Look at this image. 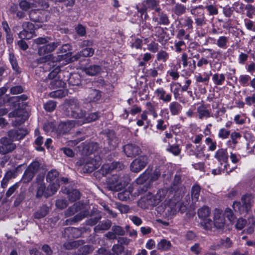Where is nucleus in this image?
Wrapping results in <instances>:
<instances>
[{
  "instance_id": "f257e3e1",
  "label": "nucleus",
  "mask_w": 255,
  "mask_h": 255,
  "mask_svg": "<svg viewBox=\"0 0 255 255\" xmlns=\"http://www.w3.org/2000/svg\"><path fill=\"white\" fill-rule=\"evenodd\" d=\"M64 55H57L54 56L53 54L47 55L44 57H41L37 60L38 63H44L45 68L50 67L51 72L48 74V78L51 81L55 79H58V76L61 77L60 66L58 62L62 60Z\"/></svg>"
},
{
  "instance_id": "f03ea898",
  "label": "nucleus",
  "mask_w": 255,
  "mask_h": 255,
  "mask_svg": "<svg viewBox=\"0 0 255 255\" xmlns=\"http://www.w3.org/2000/svg\"><path fill=\"white\" fill-rule=\"evenodd\" d=\"M77 212H79V213L73 218L65 221L66 225H71L73 223L78 222L87 217L89 214L87 207L82 203L78 202L69 207L65 211V215L66 217H69L74 215Z\"/></svg>"
},
{
  "instance_id": "7ed1b4c3",
  "label": "nucleus",
  "mask_w": 255,
  "mask_h": 255,
  "mask_svg": "<svg viewBox=\"0 0 255 255\" xmlns=\"http://www.w3.org/2000/svg\"><path fill=\"white\" fill-rule=\"evenodd\" d=\"M65 107L68 114L74 119L82 120L86 115V111L80 108L79 102L76 99H70L66 101Z\"/></svg>"
},
{
  "instance_id": "20e7f679",
  "label": "nucleus",
  "mask_w": 255,
  "mask_h": 255,
  "mask_svg": "<svg viewBox=\"0 0 255 255\" xmlns=\"http://www.w3.org/2000/svg\"><path fill=\"white\" fill-rule=\"evenodd\" d=\"M128 178L124 176L114 174L107 181V188L109 190L118 191L125 188L128 183Z\"/></svg>"
},
{
  "instance_id": "39448f33",
  "label": "nucleus",
  "mask_w": 255,
  "mask_h": 255,
  "mask_svg": "<svg viewBox=\"0 0 255 255\" xmlns=\"http://www.w3.org/2000/svg\"><path fill=\"white\" fill-rule=\"evenodd\" d=\"M253 196L250 194H246L241 198V202H234L233 208L236 212L240 214H247L251 209L253 203Z\"/></svg>"
},
{
  "instance_id": "423d86ee",
  "label": "nucleus",
  "mask_w": 255,
  "mask_h": 255,
  "mask_svg": "<svg viewBox=\"0 0 255 255\" xmlns=\"http://www.w3.org/2000/svg\"><path fill=\"white\" fill-rule=\"evenodd\" d=\"M77 164L82 166L84 173H91L98 168L101 164V160L99 156H95L94 158L89 157L85 158L83 162H77Z\"/></svg>"
},
{
  "instance_id": "0eeeda50",
  "label": "nucleus",
  "mask_w": 255,
  "mask_h": 255,
  "mask_svg": "<svg viewBox=\"0 0 255 255\" xmlns=\"http://www.w3.org/2000/svg\"><path fill=\"white\" fill-rule=\"evenodd\" d=\"M187 209V205L182 202L177 201L175 199H171L165 209L169 212L170 215H174L177 212L184 213Z\"/></svg>"
},
{
  "instance_id": "6e6552de",
  "label": "nucleus",
  "mask_w": 255,
  "mask_h": 255,
  "mask_svg": "<svg viewBox=\"0 0 255 255\" xmlns=\"http://www.w3.org/2000/svg\"><path fill=\"white\" fill-rule=\"evenodd\" d=\"M10 118H14V121H12V125L16 127L20 125L26 121L29 116L28 113L23 109H18L8 114Z\"/></svg>"
},
{
  "instance_id": "1a4fd4ad",
  "label": "nucleus",
  "mask_w": 255,
  "mask_h": 255,
  "mask_svg": "<svg viewBox=\"0 0 255 255\" xmlns=\"http://www.w3.org/2000/svg\"><path fill=\"white\" fill-rule=\"evenodd\" d=\"M148 163V158L146 155H141L134 159L130 163V169L132 172L138 173L144 169Z\"/></svg>"
},
{
  "instance_id": "9d476101",
  "label": "nucleus",
  "mask_w": 255,
  "mask_h": 255,
  "mask_svg": "<svg viewBox=\"0 0 255 255\" xmlns=\"http://www.w3.org/2000/svg\"><path fill=\"white\" fill-rule=\"evenodd\" d=\"M40 164L37 161H33L25 171L22 180L24 182H30L35 176L40 168Z\"/></svg>"
},
{
  "instance_id": "9b49d317",
  "label": "nucleus",
  "mask_w": 255,
  "mask_h": 255,
  "mask_svg": "<svg viewBox=\"0 0 255 255\" xmlns=\"http://www.w3.org/2000/svg\"><path fill=\"white\" fill-rule=\"evenodd\" d=\"M157 201L155 200L154 195L148 193L140 198L138 201V205L141 208L146 209L150 206L157 205Z\"/></svg>"
},
{
  "instance_id": "f8f14e48",
  "label": "nucleus",
  "mask_w": 255,
  "mask_h": 255,
  "mask_svg": "<svg viewBox=\"0 0 255 255\" xmlns=\"http://www.w3.org/2000/svg\"><path fill=\"white\" fill-rule=\"evenodd\" d=\"M9 137H2L0 139V153L6 154L13 151L16 147L15 144Z\"/></svg>"
},
{
  "instance_id": "ddd939ff",
  "label": "nucleus",
  "mask_w": 255,
  "mask_h": 255,
  "mask_svg": "<svg viewBox=\"0 0 255 255\" xmlns=\"http://www.w3.org/2000/svg\"><path fill=\"white\" fill-rule=\"evenodd\" d=\"M124 168V165L123 163L120 162H114L111 163L104 164L99 172L103 176L106 175L107 174L110 173L113 170H122Z\"/></svg>"
},
{
  "instance_id": "4468645a",
  "label": "nucleus",
  "mask_w": 255,
  "mask_h": 255,
  "mask_svg": "<svg viewBox=\"0 0 255 255\" xmlns=\"http://www.w3.org/2000/svg\"><path fill=\"white\" fill-rule=\"evenodd\" d=\"M60 45V42L56 41L40 46L38 48V54L41 57H44L47 55H50L49 53L53 51L58 46Z\"/></svg>"
},
{
  "instance_id": "2eb2a0df",
  "label": "nucleus",
  "mask_w": 255,
  "mask_h": 255,
  "mask_svg": "<svg viewBox=\"0 0 255 255\" xmlns=\"http://www.w3.org/2000/svg\"><path fill=\"white\" fill-rule=\"evenodd\" d=\"M214 157L218 161L220 165L224 166V168H228L229 166L228 154L226 149L223 148L218 149L216 151Z\"/></svg>"
},
{
  "instance_id": "dca6fc26",
  "label": "nucleus",
  "mask_w": 255,
  "mask_h": 255,
  "mask_svg": "<svg viewBox=\"0 0 255 255\" xmlns=\"http://www.w3.org/2000/svg\"><path fill=\"white\" fill-rule=\"evenodd\" d=\"M124 150L127 156L129 157H133L141 152L140 148L134 143L125 145L124 146Z\"/></svg>"
},
{
  "instance_id": "f3484780",
  "label": "nucleus",
  "mask_w": 255,
  "mask_h": 255,
  "mask_svg": "<svg viewBox=\"0 0 255 255\" xmlns=\"http://www.w3.org/2000/svg\"><path fill=\"white\" fill-rule=\"evenodd\" d=\"M105 135L109 145L108 149L110 150L114 149L118 144V140L115 132L113 130H108L106 131Z\"/></svg>"
},
{
  "instance_id": "a211bd4d",
  "label": "nucleus",
  "mask_w": 255,
  "mask_h": 255,
  "mask_svg": "<svg viewBox=\"0 0 255 255\" xmlns=\"http://www.w3.org/2000/svg\"><path fill=\"white\" fill-rule=\"evenodd\" d=\"M28 132L24 128H18L17 129H11L8 132V135L13 141L18 140L23 138Z\"/></svg>"
},
{
  "instance_id": "6ab92c4d",
  "label": "nucleus",
  "mask_w": 255,
  "mask_h": 255,
  "mask_svg": "<svg viewBox=\"0 0 255 255\" xmlns=\"http://www.w3.org/2000/svg\"><path fill=\"white\" fill-rule=\"evenodd\" d=\"M214 225L216 228L223 229L225 225V220L222 211L216 209L214 211Z\"/></svg>"
},
{
  "instance_id": "aec40b11",
  "label": "nucleus",
  "mask_w": 255,
  "mask_h": 255,
  "mask_svg": "<svg viewBox=\"0 0 255 255\" xmlns=\"http://www.w3.org/2000/svg\"><path fill=\"white\" fill-rule=\"evenodd\" d=\"M85 100L88 103L96 102L101 98V92L96 89H89Z\"/></svg>"
},
{
  "instance_id": "412c9836",
  "label": "nucleus",
  "mask_w": 255,
  "mask_h": 255,
  "mask_svg": "<svg viewBox=\"0 0 255 255\" xmlns=\"http://www.w3.org/2000/svg\"><path fill=\"white\" fill-rule=\"evenodd\" d=\"M152 21L157 25L162 24L167 25L169 24V19L166 14L160 13L157 15L155 14L152 17Z\"/></svg>"
},
{
  "instance_id": "4be33fe9",
  "label": "nucleus",
  "mask_w": 255,
  "mask_h": 255,
  "mask_svg": "<svg viewBox=\"0 0 255 255\" xmlns=\"http://www.w3.org/2000/svg\"><path fill=\"white\" fill-rule=\"evenodd\" d=\"M81 231L78 228L73 227H68L64 230L63 236L68 238H77L81 236Z\"/></svg>"
},
{
  "instance_id": "5701e85b",
  "label": "nucleus",
  "mask_w": 255,
  "mask_h": 255,
  "mask_svg": "<svg viewBox=\"0 0 255 255\" xmlns=\"http://www.w3.org/2000/svg\"><path fill=\"white\" fill-rule=\"evenodd\" d=\"M94 53V49L92 48L87 47L83 49L80 52L77 53L75 55L71 57L70 60L74 61L78 60L81 57H91Z\"/></svg>"
},
{
  "instance_id": "b1692460",
  "label": "nucleus",
  "mask_w": 255,
  "mask_h": 255,
  "mask_svg": "<svg viewBox=\"0 0 255 255\" xmlns=\"http://www.w3.org/2000/svg\"><path fill=\"white\" fill-rule=\"evenodd\" d=\"M197 117L199 119L203 120L212 117L211 111L204 105H201L197 108Z\"/></svg>"
},
{
  "instance_id": "393cba45",
  "label": "nucleus",
  "mask_w": 255,
  "mask_h": 255,
  "mask_svg": "<svg viewBox=\"0 0 255 255\" xmlns=\"http://www.w3.org/2000/svg\"><path fill=\"white\" fill-rule=\"evenodd\" d=\"M82 154L89 155L97 151L99 148L97 143L91 142L89 143H83Z\"/></svg>"
},
{
  "instance_id": "a878e982",
  "label": "nucleus",
  "mask_w": 255,
  "mask_h": 255,
  "mask_svg": "<svg viewBox=\"0 0 255 255\" xmlns=\"http://www.w3.org/2000/svg\"><path fill=\"white\" fill-rule=\"evenodd\" d=\"M172 247L170 241L165 239H161L156 245V249L160 251H168Z\"/></svg>"
},
{
  "instance_id": "bb28decb",
  "label": "nucleus",
  "mask_w": 255,
  "mask_h": 255,
  "mask_svg": "<svg viewBox=\"0 0 255 255\" xmlns=\"http://www.w3.org/2000/svg\"><path fill=\"white\" fill-rule=\"evenodd\" d=\"M76 123L77 122L75 121H67L61 123L59 125V128L61 129V132L66 133L74 128Z\"/></svg>"
},
{
  "instance_id": "cd10ccee",
  "label": "nucleus",
  "mask_w": 255,
  "mask_h": 255,
  "mask_svg": "<svg viewBox=\"0 0 255 255\" xmlns=\"http://www.w3.org/2000/svg\"><path fill=\"white\" fill-rule=\"evenodd\" d=\"M196 28L199 29L207 24V20L204 12L197 14L194 19Z\"/></svg>"
},
{
  "instance_id": "c85d7f7f",
  "label": "nucleus",
  "mask_w": 255,
  "mask_h": 255,
  "mask_svg": "<svg viewBox=\"0 0 255 255\" xmlns=\"http://www.w3.org/2000/svg\"><path fill=\"white\" fill-rule=\"evenodd\" d=\"M170 112L172 116L179 115L182 110V106L177 102H172L169 105Z\"/></svg>"
},
{
  "instance_id": "c756f323",
  "label": "nucleus",
  "mask_w": 255,
  "mask_h": 255,
  "mask_svg": "<svg viewBox=\"0 0 255 255\" xmlns=\"http://www.w3.org/2000/svg\"><path fill=\"white\" fill-rule=\"evenodd\" d=\"M156 96L159 99L164 102H169L171 100V95L169 94L165 95V91L163 88H158L155 91Z\"/></svg>"
},
{
  "instance_id": "7c9ffc66",
  "label": "nucleus",
  "mask_w": 255,
  "mask_h": 255,
  "mask_svg": "<svg viewBox=\"0 0 255 255\" xmlns=\"http://www.w3.org/2000/svg\"><path fill=\"white\" fill-rule=\"evenodd\" d=\"M99 117L100 113L97 112L89 114L87 116L86 115L83 119L80 121L79 125H81L84 124L94 122L98 120Z\"/></svg>"
},
{
  "instance_id": "2f4dec72",
  "label": "nucleus",
  "mask_w": 255,
  "mask_h": 255,
  "mask_svg": "<svg viewBox=\"0 0 255 255\" xmlns=\"http://www.w3.org/2000/svg\"><path fill=\"white\" fill-rule=\"evenodd\" d=\"M84 71L90 76H94L101 70V67L98 65H93L84 68Z\"/></svg>"
},
{
  "instance_id": "473e14b6",
  "label": "nucleus",
  "mask_w": 255,
  "mask_h": 255,
  "mask_svg": "<svg viewBox=\"0 0 255 255\" xmlns=\"http://www.w3.org/2000/svg\"><path fill=\"white\" fill-rule=\"evenodd\" d=\"M59 172L55 169H52L49 171L46 176V180L49 182L60 183L58 178Z\"/></svg>"
},
{
  "instance_id": "72a5a7b5",
  "label": "nucleus",
  "mask_w": 255,
  "mask_h": 255,
  "mask_svg": "<svg viewBox=\"0 0 255 255\" xmlns=\"http://www.w3.org/2000/svg\"><path fill=\"white\" fill-rule=\"evenodd\" d=\"M60 183L50 182L46 190L45 197H48L54 194L59 187Z\"/></svg>"
},
{
  "instance_id": "f704fd0d",
  "label": "nucleus",
  "mask_w": 255,
  "mask_h": 255,
  "mask_svg": "<svg viewBox=\"0 0 255 255\" xmlns=\"http://www.w3.org/2000/svg\"><path fill=\"white\" fill-rule=\"evenodd\" d=\"M41 10L40 9L31 10L29 13L30 19L33 22H40L42 20Z\"/></svg>"
},
{
  "instance_id": "c9c22d12",
  "label": "nucleus",
  "mask_w": 255,
  "mask_h": 255,
  "mask_svg": "<svg viewBox=\"0 0 255 255\" xmlns=\"http://www.w3.org/2000/svg\"><path fill=\"white\" fill-rule=\"evenodd\" d=\"M225 76L224 74L215 73L212 76V81L216 86H221L225 81Z\"/></svg>"
},
{
  "instance_id": "e433bc0d",
  "label": "nucleus",
  "mask_w": 255,
  "mask_h": 255,
  "mask_svg": "<svg viewBox=\"0 0 255 255\" xmlns=\"http://www.w3.org/2000/svg\"><path fill=\"white\" fill-rule=\"evenodd\" d=\"M229 38L228 37L225 36H221L217 39L215 44L216 45L223 49H226L228 47V43Z\"/></svg>"
},
{
  "instance_id": "4c0bfd02",
  "label": "nucleus",
  "mask_w": 255,
  "mask_h": 255,
  "mask_svg": "<svg viewBox=\"0 0 255 255\" xmlns=\"http://www.w3.org/2000/svg\"><path fill=\"white\" fill-rule=\"evenodd\" d=\"M112 226V222L110 220H107L103 221L101 224H98L94 228L95 232L105 231L108 230Z\"/></svg>"
},
{
  "instance_id": "58836bf2",
  "label": "nucleus",
  "mask_w": 255,
  "mask_h": 255,
  "mask_svg": "<svg viewBox=\"0 0 255 255\" xmlns=\"http://www.w3.org/2000/svg\"><path fill=\"white\" fill-rule=\"evenodd\" d=\"M60 76H58V79H55L50 81V88L52 89H62L65 85V83L63 80L60 79Z\"/></svg>"
},
{
  "instance_id": "ea45409f",
  "label": "nucleus",
  "mask_w": 255,
  "mask_h": 255,
  "mask_svg": "<svg viewBox=\"0 0 255 255\" xmlns=\"http://www.w3.org/2000/svg\"><path fill=\"white\" fill-rule=\"evenodd\" d=\"M210 214V210L207 206H203L198 211V217L202 219H205Z\"/></svg>"
},
{
  "instance_id": "a19ab883",
  "label": "nucleus",
  "mask_w": 255,
  "mask_h": 255,
  "mask_svg": "<svg viewBox=\"0 0 255 255\" xmlns=\"http://www.w3.org/2000/svg\"><path fill=\"white\" fill-rule=\"evenodd\" d=\"M201 187L198 184L194 185L192 188L191 196L192 199L195 201H197L199 199Z\"/></svg>"
},
{
  "instance_id": "79ce46f5",
  "label": "nucleus",
  "mask_w": 255,
  "mask_h": 255,
  "mask_svg": "<svg viewBox=\"0 0 255 255\" xmlns=\"http://www.w3.org/2000/svg\"><path fill=\"white\" fill-rule=\"evenodd\" d=\"M168 194V191L166 189H160L158 190L155 195H154L155 198L157 201V204L158 205L160 202L164 200L166 198L167 194Z\"/></svg>"
},
{
  "instance_id": "37998d69",
  "label": "nucleus",
  "mask_w": 255,
  "mask_h": 255,
  "mask_svg": "<svg viewBox=\"0 0 255 255\" xmlns=\"http://www.w3.org/2000/svg\"><path fill=\"white\" fill-rule=\"evenodd\" d=\"M251 77L247 74H241L239 78V82L240 85L242 87L248 86L250 82Z\"/></svg>"
},
{
  "instance_id": "c03bdc74",
  "label": "nucleus",
  "mask_w": 255,
  "mask_h": 255,
  "mask_svg": "<svg viewBox=\"0 0 255 255\" xmlns=\"http://www.w3.org/2000/svg\"><path fill=\"white\" fill-rule=\"evenodd\" d=\"M48 212V208L46 206H43L38 211L34 214V217L36 219H41L44 217Z\"/></svg>"
},
{
  "instance_id": "a18cd8bd",
  "label": "nucleus",
  "mask_w": 255,
  "mask_h": 255,
  "mask_svg": "<svg viewBox=\"0 0 255 255\" xmlns=\"http://www.w3.org/2000/svg\"><path fill=\"white\" fill-rule=\"evenodd\" d=\"M149 173L146 170L136 179V181L138 184H143L146 183V182H149Z\"/></svg>"
},
{
  "instance_id": "49530a36",
  "label": "nucleus",
  "mask_w": 255,
  "mask_h": 255,
  "mask_svg": "<svg viewBox=\"0 0 255 255\" xmlns=\"http://www.w3.org/2000/svg\"><path fill=\"white\" fill-rule=\"evenodd\" d=\"M67 94V92L63 89H59L54 91L51 92L49 94V96L51 98H61L65 97Z\"/></svg>"
},
{
  "instance_id": "de8ad7c7",
  "label": "nucleus",
  "mask_w": 255,
  "mask_h": 255,
  "mask_svg": "<svg viewBox=\"0 0 255 255\" xmlns=\"http://www.w3.org/2000/svg\"><path fill=\"white\" fill-rule=\"evenodd\" d=\"M27 97L25 95H22L14 97L12 98L13 102L15 103V105H17L18 107L22 106L23 105V102L27 100Z\"/></svg>"
},
{
  "instance_id": "09e8293b",
  "label": "nucleus",
  "mask_w": 255,
  "mask_h": 255,
  "mask_svg": "<svg viewBox=\"0 0 255 255\" xmlns=\"http://www.w3.org/2000/svg\"><path fill=\"white\" fill-rule=\"evenodd\" d=\"M80 192L77 190H72L68 192V196L69 200L71 202H75L80 198Z\"/></svg>"
},
{
  "instance_id": "8fccbe9b",
  "label": "nucleus",
  "mask_w": 255,
  "mask_h": 255,
  "mask_svg": "<svg viewBox=\"0 0 255 255\" xmlns=\"http://www.w3.org/2000/svg\"><path fill=\"white\" fill-rule=\"evenodd\" d=\"M21 165L18 166L12 169L7 171L4 176V178L8 180H10L11 178H14L17 176V173L19 168Z\"/></svg>"
},
{
  "instance_id": "3c124183",
  "label": "nucleus",
  "mask_w": 255,
  "mask_h": 255,
  "mask_svg": "<svg viewBox=\"0 0 255 255\" xmlns=\"http://www.w3.org/2000/svg\"><path fill=\"white\" fill-rule=\"evenodd\" d=\"M230 131L225 128H221L219 129L218 133V137L221 139H227L230 135Z\"/></svg>"
},
{
  "instance_id": "603ef678",
  "label": "nucleus",
  "mask_w": 255,
  "mask_h": 255,
  "mask_svg": "<svg viewBox=\"0 0 255 255\" xmlns=\"http://www.w3.org/2000/svg\"><path fill=\"white\" fill-rule=\"evenodd\" d=\"M146 107L149 112V113L151 114L154 118L157 117L156 105L153 104L150 102H148L146 103Z\"/></svg>"
},
{
  "instance_id": "864d4df0",
  "label": "nucleus",
  "mask_w": 255,
  "mask_h": 255,
  "mask_svg": "<svg viewBox=\"0 0 255 255\" xmlns=\"http://www.w3.org/2000/svg\"><path fill=\"white\" fill-rule=\"evenodd\" d=\"M112 250L113 253H111L109 255H120L124 251V248L120 244H117L113 246Z\"/></svg>"
},
{
  "instance_id": "5fc2aeb1",
  "label": "nucleus",
  "mask_w": 255,
  "mask_h": 255,
  "mask_svg": "<svg viewBox=\"0 0 255 255\" xmlns=\"http://www.w3.org/2000/svg\"><path fill=\"white\" fill-rule=\"evenodd\" d=\"M186 11V7L181 4L177 3L174 8V12L177 15L184 14Z\"/></svg>"
},
{
  "instance_id": "6e6d98bb",
  "label": "nucleus",
  "mask_w": 255,
  "mask_h": 255,
  "mask_svg": "<svg viewBox=\"0 0 255 255\" xmlns=\"http://www.w3.org/2000/svg\"><path fill=\"white\" fill-rule=\"evenodd\" d=\"M155 35L158 37V41L161 42L163 38L164 29L160 26H156L154 27Z\"/></svg>"
},
{
  "instance_id": "4d7b16f0",
  "label": "nucleus",
  "mask_w": 255,
  "mask_h": 255,
  "mask_svg": "<svg viewBox=\"0 0 255 255\" xmlns=\"http://www.w3.org/2000/svg\"><path fill=\"white\" fill-rule=\"evenodd\" d=\"M167 150L169 152H171L174 155H178L181 152V149L178 145H169L168 148H167Z\"/></svg>"
},
{
  "instance_id": "13d9d810",
  "label": "nucleus",
  "mask_w": 255,
  "mask_h": 255,
  "mask_svg": "<svg viewBox=\"0 0 255 255\" xmlns=\"http://www.w3.org/2000/svg\"><path fill=\"white\" fill-rule=\"evenodd\" d=\"M68 82L73 86L79 85L80 83L79 76L77 74L71 75L68 79Z\"/></svg>"
},
{
  "instance_id": "bf43d9fd",
  "label": "nucleus",
  "mask_w": 255,
  "mask_h": 255,
  "mask_svg": "<svg viewBox=\"0 0 255 255\" xmlns=\"http://www.w3.org/2000/svg\"><path fill=\"white\" fill-rule=\"evenodd\" d=\"M56 107V103L53 101H48L44 105L45 110L47 112H52L55 110Z\"/></svg>"
},
{
  "instance_id": "052dcab7",
  "label": "nucleus",
  "mask_w": 255,
  "mask_h": 255,
  "mask_svg": "<svg viewBox=\"0 0 255 255\" xmlns=\"http://www.w3.org/2000/svg\"><path fill=\"white\" fill-rule=\"evenodd\" d=\"M9 59L13 69L15 71H18L19 69L18 64L14 55L12 53H10L9 54Z\"/></svg>"
},
{
  "instance_id": "680f3d73",
  "label": "nucleus",
  "mask_w": 255,
  "mask_h": 255,
  "mask_svg": "<svg viewBox=\"0 0 255 255\" xmlns=\"http://www.w3.org/2000/svg\"><path fill=\"white\" fill-rule=\"evenodd\" d=\"M231 171L232 169L228 170V168H224V166L220 165L218 168L213 169L212 173L214 175H218L221 174L222 172L229 173Z\"/></svg>"
},
{
  "instance_id": "e2e57ef3",
  "label": "nucleus",
  "mask_w": 255,
  "mask_h": 255,
  "mask_svg": "<svg viewBox=\"0 0 255 255\" xmlns=\"http://www.w3.org/2000/svg\"><path fill=\"white\" fill-rule=\"evenodd\" d=\"M205 8L208 10L209 15H217L218 13L217 7L213 4H207Z\"/></svg>"
},
{
  "instance_id": "0e129e2a",
  "label": "nucleus",
  "mask_w": 255,
  "mask_h": 255,
  "mask_svg": "<svg viewBox=\"0 0 255 255\" xmlns=\"http://www.w3.org/2000/svg\"><path fill=\"white\" fill-rule=\"evenodd\" d=\"M230 135L231 140L229 141V142H231L232 144H233L232 147L234 148L238 142L237 139L238 138H240L241 137V135L239 132L234 131L232 132L231 134L230 133Z\"/></svg>"
},
{
  "instance_id": "69168bd1",
  "label": "nucleus",
  "mask_w": 255,
  "mask_h": 255,
  "mask_svg": "<svg viewBox=\"0 0 255 255\" xmlns=\"http://www.w3.org/2000/svg\"><path fill=\"white\" fill-rule=\"evenodd\" d=\"M56 127V125L54 122H48L44 124L43 129L47 132H52L55 130Z\"/></svg>"
},
{
  "instance_id": "338daca9",
  "label": "nucleus",
  "mask_w": 255,
  "mask_h": 255,
  "mask_svg": "<svg viewBox=\"0 0 255 255\" xmlns=\"http://www.w3.org/2000/svg\"><path fill=\"white\" fill-rule=\"evenodd\" d=\"M169 57L168 54L165 51L161 50L157 54V59L158 61H163L165 62Z\"/></svg>"
},
{
  "instance_id": "774afa93",
  "label": "nucleus",
  "mask_w": 255,
  "mask_h": 255,
  "mask_svg": "<svg viewBox=\"0 0 255 255\" xmlns=\"http://www.w3.org/2000/svg\"><path fill=\"white\" fill-rule=\"evenodd\" d=\"M22 26L24 29H26L28 31L29 33H34L35 26L32 23L28 21L24 22L23 23Z\"/></svg>"
}]
</instances>
